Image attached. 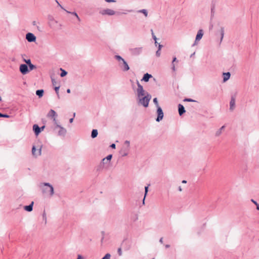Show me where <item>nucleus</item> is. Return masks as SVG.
<instances>
[{"instance_id": "obj_13", "label": "nucleus", "mask_w": 259, "mask_h": 259, "mask_svg": "<svg viewBox=\"0 0 259 259\" xmlns=\"http://www.w3.org/2000/svg\"><path fill=\"white\" fill-rule=\"evenodd\" d=\"M130 149L128 147L123 146L119 153L122 157L126 156L128 154Z\"/></svg>"}, {"instance_id": "obj_24", "label": "nucleus", "mask_w": 259, "mask_h": 259, "mask_svg": "<svg viewBox=\"0 0 259 259\" xmlns=\"http://www.w3.org/2000/svg\"><path fill=\"white\" fill-rule=\"evenodd\" d=\"M59 89H60V85H58L57 86H55L54 87V90L55 91V92L57 94V97L58 99H60V95H59Z\"/></svg>"}, {"instance_id": "obj_64", "label": "nucleus", "mask_w": 259, "mask_h": 259, "mask_svg": "<svg viewBox=\"0 0 259 259\" xmlns=\"http://www.w3.org/2000/svg\"><path fill=\"white\" fill-rule=\"evenodd\" d=\"M194 54H195V53H194L193 54H192L191 55V57L194 56Z\"/></svg>"}, {"instance_id": "obj_9", "label": "nucleus", "mask_w": 259, "mask_h": 259, "mask_svg": "<svg viewBox=\"0 0 259 259\" xmlns=\"http://www.w3.org/2000/svg\"><path fill=\"white\" fill-rule=\"evenodd\" d=\"M21 73L23 74H26L29 72L28 65L25 64H21L19 67Z\"/></svg>"}, {"instance_id": "obj_33", "label": "nucleus", "mask_w": 259, "mask_h": 259, "mask_svg": "<svg viewBox=\"0 0 259 259\" xmlns=\"http://www.w3.org/2000/svg\"><path fill=\"white\" fill-rule=\"evenodd\" d=\"M52 82L53 85L55 87V86H57L58 85H59V83H58L55 79L52 78Z\"/></svg>"}, {"instance_id": "obj_34", "label": "nucleus", "mask_w": 259, "mask_h": 259, "mask_svg": "<svg viewBox=\"0 0 259 259\" xmlns=\"http://www.w3.org/2000/svg\"><path fill=\"white\" fill-rule=\"evenodd\" d=\"M123 146H125L130 148V142L129 141L126 140L124 142V145Z\"/></svg>"}, {"instance_id": "obj_58", "label": "nucleus", "mask_w": 259, "mask_h": 259, "mask_svg": "<svg viewBox=\"0 0 259 259\" xmlns=\"http://www.w3.org/2000/svg\"><path fill=\"white\" fill-rule=\"evenodd\" d=\"M256 209H257V210H259V204H258V205L256 206Z\"/></svg>"}, {"instance_id": "obj_4", "label": "nucleus", "mask_w": 259, "mask_h": 259, "mask_svg": "<svg viewBox=\"0 0 259 259\" xmlns=\"http://www.w3.org/2000/svg\"><path fill=\"white\" fill-rule=\"evenodd\" d=\"M99 13L102 15H108V16H113L116 15V14H119L120 13L118 12H116L114 10L111 9H105L101 10L99 12Z\"/></svg>"}, {"instance_id": "obj_43", "label": "nucleus", "mask_w": 259, "mask_h": 259, "mask_svg": "<svg viewBox=\"0 0 259 259\" xmlns=\"http://www.w3.org/2000/svg\"><path fill=\"white\" fill-rule=\"evenodd\" d=\"M117 252H118V255L119 256H121L122 255V250H121V248H119L117 250Z\"/></svg>"}, {"instance_id": "obj_20", "label": "nucleus", "mask_w": 259, "mask_h": 259, "mask_svg": "<svg viewBox=\"0 0 259 259\" xmlns=\"http://www.w3.org/2000/svg\"><path fill=\"white\" fill-rule=\"evenodd\" d=\"M225 126V125H223L222 126L221 128H220L216 132H215V136L216 137H219L220 136L222 133V131L223 130H224Z\"/></svg>"}, {"instance_id": "obj_36", "label": "nucleus", "mask_w": 259, "mask_h": 259, "mask_svg": "<svg viewBox=\"0 0 259 259\" xmlns=\"http://www.w3.org/2000/svg\"><path fill=\"white\" fill-rule=\"evenodd\" d=\"M50 194L52 195L54 194V189L52 185H50Z\"/></svg>"}, {"instance_id": "obj_60", "label": "nucleus", "mask_w": 259, "mask_h": 259, "mask_svg": "<svg viewBox=\"0 0 259 259\" xmlns=\"http://www.w3.org/2000/svg\"><path fill=\"white\" fill-rule=\"evenodd\" d=\"M169 246H169V245H168V244H167V245H165V247H166V248H169Z\"/></svg>"}, {"instance_id": "obj_57", "label": "nucleus", "mask_w": 259, "mask_h": 259, "mask_svg": "<svg viewBox=\"0 0 259 259\" xmlns=\"http://www.w3.org/2000/svg\"><path fill=\"white\" fill-rule=\"evenodd\" d=\"M41 154V148L39 149L38 155H40Z\"/></svg>"}, {"instance_id": "obj_52", "label": "nucleus", "mask_w": 259, "mask_h": 259, "mask_svg": "<svg viewBox=\"0 0 259 259\" xmlns=\"http://www.w3.org/2000/svg\"><path fill=\"white\" fill-rule=\"evenodd\" d=\"M45 125H43L41 127H40V132L43 131V130L45 128Z\"/></svg>"}, {"instance_id": "obj_37", "label": "nucleus", "mask_w": 259, "mask_h": 259, "mask_svg": "<svg viewBox=\"0 0 259 259\" xmlns=\"http://www.w3.org/2000/svg\"><path fill=\"white\" fill-rule=\"evenodd\" d=\"M110 162H106V161H103V159L102 160L101 163V166L103 165V167H104V165L106 164H109Z\"/></svg>"}, {"instance_id": "obj_62", "label": "nucleus", "mask_w": 259, "mask_h": 259, "mask_svg": "<svg viewBox=\"0 0 259 259\" xmlns=\"http://www.w3.org/2000/svg\"><path fill=\"white\" fill-rule=\"evenodd\" d=\"M157 44L158 43H157V41L155 40V44L156 46H157Z\"/></svg>"}, {"instance_id": "obj_61", "label": "nucleus", "mask_w": 259, "mask_h": 259, "mask_svg": "<svg viewBox=\"0 0 259 259\" xmlns=\"http://www.w3.org/2000/svg\"><path fill=\"white\" fill-rule=\"evenodd\" d=\"M127 12H132V10H127Z\"/></svg>"}, {"instance_id": "obj_54", "label": "nucleus", "mask_w": 259, "mask_h": 259, "mask_svg": "<svg viewBox=\"0 0 259 259\" xmlns=\"http://www.w3.org/2000/svg\"><path fill=\"white\" fill-rule=\"evenodd\" d=\"M73 121V118H71L69 119V122L70 123H72Z\"/></svg>"}, {"instance_id": "obj_19", "label": "nucleus", "mask_w": 259, "mask_h": 259, "mask_svg": "<svg viewBox=\"0 0 259 259\" xmlns=\"http://www.w3.org/2000/svg\"><path fill=\"white\" fill-rule=\"evenodd\" d=\"M152 77V76L151 74L147 73L144 75L142 80H144L145 82H147L149 81V79Z\"/></svg>"}, {"instance_id": "obj_28", "label": "nucleus", "mask_w": 259, "mask_h": 259, "mask_svg": "<svg viewBox=\"0 0 259 259\" xmlns=\"http://www.w3.org/2000/svg\"><path fill=\"white\" fill-rule=\"evenodd\" d=\"M28 69H29V71H31L36 68V66L32 64L31 63L28 65Z\"/></svg>"}, {"instance_id": "obj_22", "label": "nucleus", "mask_w": 259, "mask_h": 259, "mask_svg": "<svg viewBox=\"0 0 259 259\" xmlns=\"http://www.w3.org/2000/svg\"><path fill=\"white\" fill-rule=\"evenodd\" d=\"M98 131L97 130H93L92 131V134H91V137L92 138H95L97 137L98 136Z\"/></svg>"}, {"instance_id": "obj_40", "label": "nucleus", "mask_w": 259, "mask_h": 259, "mask_svg": "<svg viewBox=\"0 0 259 259\" xmlns=\"http://www.w3.org/2000/svg\"><path fill=\"white\" fill-rule=\"evenodd\" d=\"M42 217L43 219L45 221V223H47V215L45 211L43 213Z\"/></svg>"}, {"instance_id": "obj_38", "label": "nucleus", "mask_w": 259, "mask_h": 259, "mask_svg": "<svg viewBox=\"0 0 259 259\" xmlns=\"http://www.w3.org/2000/svg\"><path fill=\"white\" fill-rule=\"evenodd\" d=\"M111 255L109 253H107L102 259H110Z\"/></svg>"}, {"instance_id": "obj_17", "label": "nucleus", "mask_w": 259, "mask_h": 259, "mask_svg": "<svg viewBox=\"0 0 259 259\" xmlns=\"http://www.w3.org/2000/svg\"><path fill=\"white\" fill-rule=\"evenodd\" d=\"M33 202H31V203L28 205H26L24 207V209L27 211H28V212H30L32 210V209H33Z\"/></svg>"}, {"instance_id": "obj_50", "label": "nucleus", "mask_w": 259, "mask_h": 259, "mask_svg": "<svg viewBox=\"0 0 259 259\" xmlns=\"http://www.w3.org/2000/svg\"><path fill=\"white\" fill-rule=\"evenodd\" d=\"M77 259H83V258L82 256L81 255L78 254V255H77Z\"/></svg>"}, {"instance_id": "obj_32", "label": "nucleus", "mask_w": 259, "mask_h": 259, "mask_svg": "<svg viewBox=\"0 0 259 259\" xmlns=\"http://www.w3.org/2000/svg\"><path fill=\"white\" fill-rule=\"evenodd\" d=\"M32 24L33 26H36V27L37 28V29L39 31H41L42 30H41L40 27L38 25H37V23L36 21H34L32 22Z\"/></svg>"}, {"instance_id": "obj_42", "label": "nucleus", "mask_w": 259, "mask_h": 259, "mask_svg": "<svg viewBox=\"0 0 259 259\" xmlns=\"http://www.w3.org/2000/svg\"><path fill=\"white\" fill-rule=\"evenodd\" d=\"M35 151H36V148H35V147L34 146H33L32 147V153L33 155H35Z\"/></svg>"}, {"instance_id": "obj_25", "label": "nucleus", "mask_w": 259, "mask_h": 259, "mask_svg": "<svg viewBox=\"0 0 259 259\" xmlns=\"http://www.w3.org/2000/svg\"><path fill=\"white\" fill-rule=\"evenodd\" d=\"M138 12L139 13H142L144 15V16L147 17L148 16V12L146 9H142L138 11Z\"/></svg>"}, {"instance_id": "obj_1", "label": "nucleus", "mask_w": 259, "mask_h": 259, "mask_svg": "<svg viewBox=\"0 0 259 259\" xmlns=\"http://www.w3.org/2000/svg\"><path fill=\"white\" fill-rule=\"evenodd\" d=\"M137 83L138 86L136 93L137 103L139 105L147 107L151 99V96L144 90L143 86L139 83L138 80L137 81Z\"/></svg>"}, {"instance_id": "obj_63", "label": "nucleus", "mask_w": 259, "mask_h": 259, "mask_svg": "<svg viewBox=\"0 0 259 259\" xmlns=\"http://www.w3.org/2000/svg\"><path fill=\"white\" fill-rule=\"evenodd\" d=\"M3 115V113L0 112V117H2Z\"/></svg>"}, {"instance_id": "obj_26", "label": "nucleus", "mask_w": 259, "mask_h": 259, "mask_svg": "<svg viewBox=\"0 0 259 259\" xmlns=\"http://www.w3.org/2000/svg\"><path fill=\"white\" fill-rule=\"evenodd\" d=\"M149 186V185H148L147 186L145 187V195H144V199L143 200V204H145V197H146V196L147 194L148 191V186Z\"/></svg>"}, {"instance_id": "obj_12", "label": "nucleus", "mask_w": 259, "mask_h": 259, "mask_svg": "<svg viewBox=\"0 0 259 259\" xmlns=\"http://www.w3.org/2000/svg\"><path fill=\"white\" fill-rule=\"evenodd\" d=\"M56 2L58 4V5L59 7H60V8H61V9H63L64 11H65L67 13L70 14L72 15L73 16H74L76 18L77 20L79 22H80V18L79 17V16H78V14H77L76 12H71L68 11L67 10H65V9H64V8H63V7H62V6L60 4H59V2H58L57 0L56 1Z\"/></svg>"}, {"instance_id": "obj_55", "label": "nucleus", "mask_w": 259, "mask_h": 259, "mask_svg": "<svg viewBox=\"0 0 259 259\" xmlns=\"http://www.w3.org/2000/svg\"><path fill=\"white\" fill-rule=\"evenodd\" d=\"M179 191L181 192L182 191V189L181 186H179L178 188Z\"/></svg>"}, {"instance_id": "obj_5", "label": "nucleus", "mask_w": 259, "mask_h": 259, "mask_svg": "<svg viewBox=\"0 0 259 259\" xmlns=\"http://www.w3.org/2000/svg\"><path fill=\"white\" fill-rule=\"evenodd\" d=\"M204 34V32L202 29H199L197 33L194 43L192 45V47H194L198 44V42L202 38Z\"/></svg>"}, {"instance_id": "obj_51", "label": "nucleus", "mask_w": 259, "mask_h": 259, "mask_svg": "<svg viewBox=\"0 0 259 259\" xmlns=\"http://www.w3.org/2000/svg\"><path fill=\"white\" fill-rule=\"evenodd\" d=\"M162 47V45H160V44H158V50L159 51H160V50L161 49Z\"/></svg>"}, {"instance_id": "obj_53", "label": "nucleus", "mask_w": 259, "mask_h": 259, "mask_svg": "<svg viewBox=\"0 0 259 259\" xmlns=\"http://www.w3.org/2000/svg\"><path fill=\"white\" fill-rule=\"evenodd\" d=\"M159 242L161 243H163V238L161 237L160 239H159Z\"/></svg>"}, {"instance_id": "obj_27", "label": "nucleus", "mask_w": 259, "mask_h": 259, "mask_svg": "<svg viewBox=\"0 0 259 259\" xmlns=\"http://www.w3.org/2000/svg\"><path fill=\"white\" fill-rule=\"evenodd\" d=\"M112 157V155L111 154H109L106 157L103 158V161H106V162H110Z\"/></svg>"}, {"instance_id": "obj_14", "label": "nucleus", "mask_w": 259, "mask_h": 259, "mask_svg": "<svg viewBox=\"0 0 259 259\" xmlns=\"http://www.w3.org/2000/svg\"><path fill=\"white\" fill-rule=\"evenodd\" d=\"M38 186L43 194L46 193L47 190L45 189V187H49V183H41Z\"/></svg>"}, {"instance_id": "obj_59", "label": "nucleus", "mask_w": 259, "mask_h": 259, "mask_svg": "<svg viewBox=\"0 0 259 259\" xmlns=\"http://www.w3.org/2000/svg\"><path fill=\"white\" fill-rule=\"evenodd\" d=\"M182 183L185 184L187 183V181L185 180H183V181H182Z\"/></svg>"}, {"instance_id": "obj_30", "label": "nucleus", "mask_w": 259, "mask_h": 259, "mask_svg": "<svg viewBox=\"0 0 259 259\" xmlns=\"http://www.w3.org/2000/svg\"><path fill=\"white\" fill-rule=\"evenodd\" d=\"M115 58L119 61V62H121L124 60V59H123L119 55H116L115 56Z\"/></svg>"}, {"instance_id": "obj_10", "label": "nucleus", "mask_w": 259, "mask_h": 259, "mask_svg": "<svg viewBox=\"0 0 259 259\" xmlns=\"http://www.w3.org/2000/svg\"><path fill=\"white\" fill-rule=\"evenodd\" d=\"M157 117L156 120L157 122H159L163 118V112L162 110L160 107H158V108H157Z\"/></svg>"}, {"instance_id": "obj_35", "label": "nucleus", "mask_w": 259, "mask_h": 259, "mask_svg": "<svg viewBox=\"0 0 259 259\" xmlns=\"http://www.w3.org/2000/svg\"><path fill=\"white\" fill-rule=\"evenodd\" d=\"M153 102L155 104V105H156L157 108H158V107H160L159 106V104H158V100H157V99L156 98H154Z\"/></svg>"}, {"instance_id": "obj_8", "label": "nucleus", "mask_w": 259, "mask_h": 259, "mask_svg": "<svg viewBox=\"0 0 259 259\" xmlns=\"http://www.w3.org/2000/svg\"><path fill=\"white\" fill-rule=\"evenodd\" d=\"M119 66L121 70L123 72L127 71L130 69V67L125 60L119 63Z\"/></svg>"}, {"instance_id": "obj_15", "label": "nucleus", "mask_w": 259, "mask_h": 259, "mask_svg": "<svg viewBox=\"0 0 259 259\" xmlns=\"http://www.w3.org/2000/svg\"><path fill=\"white\" fill-rule=\"evenodd\" d=\"M33 131L36 136L40 133V127L37 124H35L33 125Z\"/></svg>"}, {"instance_id": "obj_21", "label": "nucleus", "mask_w": 259, "mask_h": 259, "mask_svg": "<svg viewBox=\"0 0 259 259\" xmlns=\"http://www.w3.org/2000/svg\"><path fill=\"white\" fill-rule=\"evenodd\" d=\"M44 91L43 90H38L36 91V95L38 96L39 98L41 97L44 95Z\"/></svg>"}, {"instance_id": "obj_49", "label": "nucleus", "mask_w": 259, "mask_h": 259, "mask_svg": "<svg viewBox=\"0 0 259 259\" xmlns=\"http://www.w3.org/2000/svg\"><path fill=\"white\" fill-rule=\"evenodd\" d=\"M110 147L113 148V149H115V147H116V145L115 144H112L111 145H110Z\"/></svg>"}, {"instance_id": "obj_45", "label": "nucleus", "mask_w": 259, "mask_h": 259, "mask_svg": "<svg viewBox=\"0 0 259 259\" xmlns=\"http://www.w3.org/2000/svg\"><path fill=\"white\" fill-rule=\"evenodd\" d=\"M156 55L157 57H159L160 56V52L158 50L156 52Z\"/></svg>"}, {"instance_id": "obj_48", "label": "nucleus", "mask_w": 259, "mask_h": 259, "mask_svg": "<svg viewBox=\"0 0 259 259\" xmlns=\"http://www.w3.org/2000/svg\"><path fill=\"white\" fill-rule=\"evenodd\" d=\"M251 201L252 202H253L256 206H257L258 204L257 203L256 201H255V200H254L253 199H251Z\"/></svg>"}, {"instance_id": "obj_3", "label": "nucleus", "mask_w": 259, "mask_h": 259, "mask_svg": "<svg viewBox=\"0 0 259 259\" xmlns=\"http://www.w3.org/2000/svg\"><path fill=\"white\" fill-rule=\"evenodd\" d=\"M237 92L235 91L231 93V100L229 103V110L231 111H234L236 107L235 105V102H236V98L237 96Z\"/></svg>"}, {"instance_id": "obj_47", "label": "nucleus", "mask_w": 259, "mask_h": 259, "mask_svg": "<svg viewBox=\"0 0 259 259\" xmlns=\"http://www.w3.org/2000/svg\"><path fill=\"white\" fill-rule=\"evenodd\" d=\"M105 2L107 3H115V0H105Z\"/></svg>"}, {"instance_id": "obj_56", "label": "nucleus", "mask_w": 259, "mask_h": 259, "mask_svg": "<svg viewBox=\"0 0 259 259\" xmlns=\"http://www.w3.org/2000/svg\"><path fill=\"white\" fill-rule=\"evenodd\" d=\"M66 91H67V93L68 94L70 93V92H71V91L69 89H67Z\"/></svg>"}, {"instance_id": "obj_41", "label": "nucleus", "mask_w": 259, "mask_h": 259, "mask_svg": "<svg viewBox=\"0 0 259 259\" xmlns=\"http://www.w3.org/2000/svg\"><path fill=\"white\" fill-rule=\"evenodd\" d=\"M24 61L26 63V65H28L29 64H30L31 63L30 59H28V60L24 59Z\"/></svg>"}, {"instance_id": "obj_23", "label": "nucleus", "mask_w": 259, "mask_h": 259, "mask_svg": "<svg viewBox=\"0 0 259 259\" xmlns=\"http://www.w3.org/2000/svg\"><path fill=\"white\" fill-rule=\"evenodd\" d=\"M176 61L178 62V60H177L176 57H174L173 58V60H172V63H171V69H172L173 71H176L175 64H174V62H176Z\"/></svg>"}, {"instance_id": "obj_46", "label": "nucleus", "mask_w": 259, "mask_h": 259, "mask_svg": "<svg viewBox=\"0 0 259 259\" xmlns=\"http://www.w3.org/2000/svg\"><path fill=\"white\" fill-rule=\"evenodd\" d=\"M151 31H152V37H153V38L155 40H156L157 38H156V36L154 35V34L153 33V30H151Z\"/></svg>"}, {"instance_id": "obj_2", "label": "nucleus", "mask_w": 259, "mask_h": 259, "mask_svg": "<svg viewBox=\"0 0 259 259\" xmlns=\"http://www.w3.org/2000/svg\"><path fill=\"white\" fill-rule=\"evenodd\" d=\"M52 132L58 137L64 138L67 134V130L61 125L60 122L57 124H52Z\"/></svg>"}, {"instance_id": "obj_29", "label": "nucleus", "mask_w": 259, "mask_h": 259, "mask_svg": "<svg viewBox=\"0 0 259 259\" xmlns=\"http://www.w3.org/2000/svg\"><path fill=\"white\" fill-rule=\"evenodd\" d=\"M60 70L61 71V73L60 74L61 77H64L67 75V72L65 70L63 69L62 68H60Z\"/></svg>"}, {"instance_id": "obj_7", "label": "nucleus", "mask_w": 259, "mask_h": 259, "mask_svg": "<svg viewBox=\"0 0 259 259\" xmlns=\"http://www.w3.org/2000/svg\"><path fill=\"white\" fill-rule=\"evenodd\" d=\"M50 116L51 117L53 120V124H57L60 122L59 120L57 119L58 114L54 110L51 109L50 110Z\"/></svg>"}, {"instance_id": "obj_31", "label": "nucleus", "mask_w": 259, "mask_h": 259, "mask_svg": "<svg viewBox=\"0 0 259 259\" xmlns=\"http://www.w3.org/2000/svg\"><path fill=\"white\" fill-rule=\"evenodd\" d=\"M220 32H221V41H222L223 40V39L224 35V28L222 27L221 28Z\"/></svg>"}, {"instance_id": "obj_39", "label": "nucleus", "mask_w": 259, "mask_h": 259, "mask_svg": "<svg viewBox=\"0 0 259 259\" xmlns=\"http://www.w3.org/2000/svg\"><path fill=\"white\" fill-rule=\"evenodd\" d=\"M184 101H186V102H196L195 100H193L192 99H190V98H186L184 100Z\"/></svg>"}, {"instance_id": "obj_18", "label": "nucleus", "mask_w": 259, "mask_h": 259, "mask_svg": "<svg viewBox=\"0 0 259 259\" xmlns=\"http://www.w3.org/2000/svg\"><path fill=\"white\" fill-rule=\"evenodd\" d=\"M231 74L230 72H226L223 73V81H227L230 77Z\"/></svg>"}, {"instance_id": "obj_16", "label": "nucleus", "mask_w": 259, "mask_h": 259, "mask_svg": "<svg viewBox=\"0 0 259 259\" xmlns=\"http://www.w3.org/2000/svg\"><path fill=\"white\" fill-rule=\"evenodd\" d=\"M178 110L180 116L183 115L186 112L184 107L180 104L178 105Z\"/></svg>"}, {"instance_id": "obj_44", "label": "nucleus", "mask_w": 259, "mask_h": 259, "mask_svg": "<svg viewBox=\"0 0 259 259\" xmlns=\"http://www.w3.org/2000/svg\"><path fill=\"white\" fill-rule=\"evenodd\" d=\"M10 117V116L7 114H3V115H2V117H4V118H9Z\"/></svg>"}, {"instance_id": "obj_11", "label": "nucleus", "mask_w": 259, "mask_h": 259, "mask_svg": "<svg viewBox=\"0 0 259 259\" xmlns=\"http://www.w3.org/2000/svg\"><path fill=\"white\" fill-rule=\"evenodd\" d=\"M26 39L28 42H32L36 40V37L33 33L28 32L26 35Z\"/></svg>"}, {"instance_id": "obj_6", "label": "nucleus", "mask_w": 259, "mask_h": 259, "mask_svg": "<svg viewBox=\"0 0 259 259\" xmlns=\"http://www.w3.org/2000/svg\"><path fill=\"white\" fill-rule=\"evenodd\" d=\"M131 54L134 56H137L141 54L143 51L142 47H137L134 48H131L129 50Z\"/></svg>"}]
</instances>
